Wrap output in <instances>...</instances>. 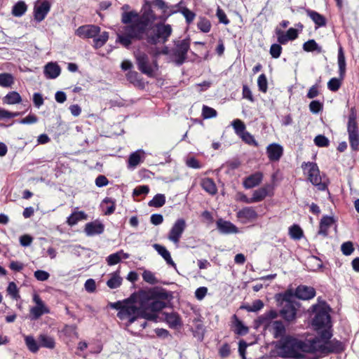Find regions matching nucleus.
<instances>
[{
    "label": "nucleus",
    "instance_id": "obj_1",
    "mask_svg": "<svg viewBox=\"0 0 359 359\" xmlns=\"http://www.w3.org/2000/svg\"><path fill=\"white\" fill-rule=\"evenodd\" d=\"M157 19L158 17L151 8V1L144 0L140 13L135 10L122 13L121 22L127 25L124 27V34L117 35L116 42L129 49L133 40L143 39L148 27Z\"/></svg>",
    "mask_w": 359,
    "mask_h": 359
},
{
    "label": "nucleus",
    "instance_id": "obj_2",
    "mask_svg": "<svg viewBox=\"0 0 359 359\" xmlns=\"http://www.w3.org/2000/svg\"><path fill=\"white\" fill-rule=\"evenodd\" d=\"M144 301L140 294V291L138 293L132 294L123 301L122 309L117 313L118 318L121 320L128 318L127 326L132 325L138 318L156 321V314L144 311Z\"/></svg>",
    "mask_w": 359,
    "mask_h": 359
},
{
    "label": "nucleus",
    "instance_id": "obj_3",
    "mask_svg": "<svg viewBox=\"0 0 359 359\" xmlns=\"http://www.w3.org/2000/svg\"><path fill=\"white\" fill-rule=\"evenodd\" d=\"M330 306L325 302L312 305L309 311L314 314L311 320V325L317 334L325 329L332 330L331 316L329 313Z\"/></svg>",
    "mask_w": 359,
    "mask_h": 359
},
{
    "label": "nucleus",
    "instance_id": "obj_4",
    "mask_svg": "<svg viewBox=\"0 0 359 359\" xmlns=\"http://www.w3.org/2000/svg\"><path fill=\"white\" fill-rule=\"evenodd\" d=\"M297 339L291 336L286 335L275 343V347L280 351L278 355L283 358H303L304 355L300 352L297 351Z\"/></svg>",
    "mask_w": 359,
    "mask_h": 359
},
{
    "label": "nucleus",
    "instance_id": "obj_5",
    "mask_svg": "<svg viewBox=\"0 0 359 359\" xmlns=\"http://www.w3.org/2000/svg\"><path fill=\"white\" fill-rule=\"evenodd\" d=\"M320 341H323V344H318V351L325 353H341L344 349V344L337 339H331L332 337V330L325 329L318 332Z\"/></svg>",
    "mask_w": 359,
    "mask_h": 359
},
{
    "label": "nucleus",
    "instance_id": "obj_6",
    "mask_svg": "<svg viewBox=\"0 0 359 359\" xmlns=\"http://www.w3.org/2000/svg\"><path fill=\"white\" fill-rule=\"evenodd\" d=\"M347 133L352 151H359V127L357 122V111L355 107L349 109L347 122Z\"/></svg>",
    "mask_w": 359,
    "mask_h": 359
},
{
    "label": "nucleus",
    "instance_id": "obj_7",
    "mask_svg": "<svg viewBox=\"0 0 359 359\" xmlns=\"http://www.w3.org/2000/svg\"><path fill=\"white\" fill-rule=\"evenodd\" d=\"M191 39L188 36L182 40H174L175 47L170 49V58L177 66L182 65L187 58V53L190 49Z\"/></svg>",
    "mask_w": 359,
    "mask_h": 359
},
{
    "label": "nucleus",
    "instance_id": "obj_8",
    "mask_svg": "<svg viewBox=\"0 0 359 359\" xmlns=\"http://www.w3.org/2000/svg\"><path fill=\"white\" fill-rule=\"evenodd\" d=\"M172 32L170 25L158 22L155 25L154 34L147 35V42L151 45H157L159 43H165L168 41Z\"/></svg>",
    "mask_w": 359,
    "mask_h": 359
},
{
    "label": "nucleus",
    "instance_id": "obj_9",
    "mask_svg": "<svg viewBox=\"0 0 359 359\" xmlns=\"http://www.w3.org/2000/svg\"><path fill=\"white\" fill-rule=\"evenodd\" d=\"M140 294L145 301L151 299H158L160 301H166L165 302L168 303V306L171 304L170 302L173 299L172 292L171 291H168L161 287H154L147 290H140Z\"/></svg>",
    "mask_w": 359,
    "mask_h": 359
},
{
    "label": "nucleus",
    "instance_id": "obj_10",
    "mask_svg": "<svg viewBox=\"0 0 359 359\" xmlns=\"http://www.w3.org/2000/svg\"><path fill=\"white\" fill-rule=\"evenodd\" d=\"M307 168H309V180L311 183L317 187L318 189L320 191H325L327 189V185L325 183L322 182L320 170L317 163L313 162H303L302 164V168L304 170H306Z\"/></svg>",
    "mask_w": 359,
    "mask_h": 359
},
{
    "label": "nucleus",
    "instance_id": "obj_11",
    "mask_svg": "<svg viewBox=\"0 0 359 359\" xmlns=\"http://www.w3.org/2000/svg\"><path fill=\"white\" fill-rule=\"evenodd\" d=\"M298 303L285 304L281 309L278 312V316H280L287 326L295 323L297 318Z\"/></svg>",
    "mask_w": 359,
    "mask_h": 359
},
{
    "label": "nucleus",
    "instance_id": "obj_12",
    "mask_svg": "<svg viewBox=\"0 0 359 359\" xmlns=\"http://www.w3.org/2000/svg\"><path fill=\"white\" fill-rule=\"evenodd\" d=\"M278 317V313L275 309H271L260 315L254 320V327L255 329L263 326L265 330L272 325L273 320Z\"/></svg>",
    "mask_w": 359,
    "mask_h": 359
},
{
    "label": "nucleus",
    "instance_id": "obj_13",
    "mask_svg": "<svg viewBox=\"0 0 359 359\" xmlns=\"http://www.w3.org/2000/svg\"><path fill=\"white\" fill-rule=\"evenodd\" d=\"M185 229V220L183 218L177 219L169 231L168 239L174 243H178Z\"/></svg>",
    "mask_w": 359,
    "mask_h": 359
},
{
    "label": "nucleus",
    "instance_id": "obj_14",
    "mask_svg": "<svg viewBox=\"0 0 359 359\" xmlns=\"http://www.w3.org/2000/svg\"><path fill=\"white\" fill-rule=\"evenodd\" d=\"M100 32V27L95 25H81L75 31V34L82 39H94Z\"/></svg>",
    "mask_w": 359,
    "mask_h": 359
},
{
    "label": "nucleus",
    "instance_id": "obj_15",
    "mask_svg": "<svg viewBox=\"0 0 359 359\" xmlns=\"http://www.w3.org/2000/svg\"><path fill=\"white\" fill-rule=\"evenodd\" d=\"M135 57L138 69L147 76L150 78L154 77V69L149 64V60L147 55L143 53L136 55Z\"/></svg>",
    "mask_w": 359,
    "mask_h": 359
},
{
    "label": "nucleus",
    "instance_id": "obj_16",
    "mask_svg": "<svg viewBox=\"0 0 359 359\" xmlns=\"http://www.w3.org/2000/svg\"><path fill=\"white\" fill-rule=\"evenodd\" d=\"M320 342L319 335L313 339L305 341L297 339V351L313 353L318 351V344Z\"/></svg>",
    "mask_w": 359,
    "mask_h": 359
},
{
    "label": "nucleus",
    "instance_id": "obj_17",
    "mask_svg": "<svg viewBox=\"0 0 359 359\" xmlns=\"http://www.w3.org/2000/svg\"><path fill=\"white\" fill-rule=\"evenodd\" d=\"M216 228L220 234L224 235L238 233L240 232L239 229L234 224L222 218H219L216 221Z\"/></svg>",
    "mask_w": 359,
    "mask_h": 359
},
{
    "label": "nucleus",
    "instance_id": "obj_18",
    "mask_svg": "<svg viewBox=\"0 0 359 359\" xmlns=\"http://www.w3.org/2000/svg\"><path fill=\"white\" fill-rule=\"evenodd\" d=\"M168 306V303H166L165 302L160 301L158 299H151L149 300L144 301V311L145 312L156 314V312L161 311L162 309Z\"/></svg>",
    "mask_w": 359,
    "mask_h": 359
},
{
    "label": "nucleus",
    "instance_id": "obj_19",
    "mask_svg": "<svg viewBox=\"0 0 359 359\" xmlns=\"http://www.w3.org/2000/svg\"><path fill=\"white\" fill-rule=\"evenodd\" d=\"M51 5L49 1H43L39 5H35L34 8V16L36 22H40L45 19L50 10Z\"/></svg>",
    "mask_w": 359,
    "mask_h": 359
},
{
    "label": "nucleus",
    "instance_id": "obj_20",
    "mask_svg": "<svg viewBox=\"0 0 359 359\" xmlns=\"http://www.w3.org/2000/svg\"><path fill=\"white\" fill-rule=\"evenodd\" d=\"M236 217L243 224L256 219L258 215L253 207H245L236 212Z\"/></svg>",
    "mask_w": 359,
    "mask_h": 359
},
{
    "label": "nucleus",
    "instance_id": "obj_21",
    "mask_svg": "<svg viewBox=\"0 0 359 359\" xmlns=\"http://www.w3.org/2000/svg\"><path fill=\"white\" fill-rule=\"evenodd\" d=\"M316 290L311 286L299 285L294 291V297L299 299L309 300L316 296Z\"/></svg>",
    "mask_w": 359,
    "mask_h": 359
},
{
    "label": "nucleus",
    "instance_id": "obj_22",
    "mask_svg": "<svg viewBox=\"0 0 359 359\" xmlns=\"http://www.w3.org/2000/svg\"><path fill=\"white\" fill-rule=\"evenodd\" d=\"M266 154L270 161H278L283 154V147L277 143L270 144L266 147Z\"/></svg>",
    "mask_w": 359,
    "mask_h": 359
},
{
    "label": "nucleus",
    "instance_id": "obj_23",
    "mask_svg": "<svg viewBox=\"0 0 359 359\" xmlns=\"http://www.w3.org/2000/svg\"><path fill=\"white\" fill-rule=\"evenodd\" d=\"M104 231V225L97 220L87 223L84 229V231L88 236L102 234Z\"/></svg>",
    "mask_w": 359,
    "mask_h": 359
},
{
    "label": "nucleus",
    "instance_id": "obj_24",
    "mask_svg": "<svg viewBox=\"0 0 359 359\" xmlns=\"http://www.w3.org/2000/svg\"><path fill=\"white\" fill-rule=\"evenodd\" d=\"M301 8L304 9L306 15L312 20L316 29L325 27L327 25V19L322 14L310 8L304 7H302Z\"/></svg>",
    "mask_w": 359,
    "mask_h": 359
},
{
    "label": "nucleus",
    "instance_id": "obj_25",
    "mask_svg": "<svg viewBox=\"0 0 359 359\" xmlns=\"http://www.w3.org/2000/svg\"><path fill=\"white\" fill-rule=\"evenodd\" d=\"M273 191L271 184H266L264 187L254 191L252 198V203L262 201L267 196H270V192Z\"/></svg>",
    "mask_w": 359,
    "mask_h": 359
},
{
    "label": "nucleus",
    "instance_id": "obj_26",
    "mask_svg": "<svg viewBox=\"0 0 359 359\" xmlns=\"http://www.w3.org/2000/svg\"><path fill=\"white\" fill-rule=\"evenodd\" d=\"M262 179L263 174L261 172H255L244 179L243 185L247 189H252L258 186Z\"/></svg>",
    "mask_w": 359,
    "mask_h": 359
},
{
    "label": "nucleus",
    "instance_id": "obj_27",
    "mask_svg": "<svg viewBox=\"0 0 359 359\" xmlns=\"http://www.w3.org/2000/svg\"><path fill=\"white\" fill-rule=\"evenodd\" d=\"M61 72L60 67L56 62H48L44 67L43 74L46 79H55Z\"/></svg>",
    "mask_w": 359,
    "mask_h": 359
},
{
    "label": "nucleus",
    "instance_id": "obj_28",
    "mask_svg": "<svg viewBox=\"0 0 359 359\" xmlns=\"http://www.w3.org/2000/svg\"><path fill=\"white\" fill-rule=\"evenodd\" d=\"M286 324L280 320H273L272 323L273 335L276 339L286 336Z\"/></svg>",
    "mask_w": 359,
    "mask_h": 359
},
{
    "label": "nucleus",
    "instance_id": "obj_29",
    "mask_svg": "<svg viewBox=\"0 0 359 359\" xmlns=\"http://www.w3.org/2000/svg\"><path fill=\"white\" fill-rule=\"evenodd\" d=\"M337 62L339 67V76L341 79H344L346 75V62L344 49L341 46H339L338 49Z\"/></svg>",
    "mask_w": 359,
    "mask_h": 359
},
{
    "label": "nucleus",
    "instance_id": "obj_30",
    "mask_svg": "<svg viewBox=\"0 0 359 359\" xmlns=\"http://www.w3.org/2000/svg\"><path fill=\"white\" fill-rule=\"evenodd\" d=\"M153 247L157 251V252L165 259L168 265L176 269V264L172 260L170 252L166 249L165 247L160 244H154Z\"/></svg>",
    "mask_w": 359,
    "mask_h": 359
},
{
    "label": "nucleus",
    "instance_id": "obj_31",
    "mask_svg": "<svg viewBox=\"0 0 359 359\" xmlns=\"http://www.w3.org/2000/svg\"><path fill=\"white\" fill-rule=\"evenodd\" d=\"M129 258V254L125 253L123 250H121L115 253H112L109 255L107 257V262L108 265L113 266L118 264L122 259H128Z\"/></svg>",
    "mask_w": 359,
    "mask_h": 359
},
{
    "label": "nucleus",
    "instance_id": "obj_32",
    "mask_svg": "<svg viewBox=\"0 0 359 359\" xmlns=\"http://www.w3.org/2000/svg\"><path fill=\"white\" fill-rule=\"evenodd\" d=\"M122 280L119 270H116L110 274V278L107 281V285L110 289H116L121 285Z\"/></svg>",
    "mask_w": 359,
    "mask_h": 359
},
{
    "label": "nucleus",
    "instance_id": "obj_33",
    "mask_svg": "<svg viewBox=\"0 0 359 359\" xmlns=\"http://www.w3.org/2000/svg\"><path fill=\"white\" fill-rule=\"evenodd\" d=\"M233 318L234 319V326L235 330L234 332L235 334L239 335V336H245L249 332V328L248 326H246L242 320H241L236 314L233 316Z\"/></svg>",
    "mask_w": 359,
    "mask_h": 359
},
{
    "label": "nucleus",
    "instance_id": "obj_34",
    "mask_svg": "<svg viewBox=\"0 0 359 359\" xmlns=\"http://www.w3.org/2000/svg\"><path fill=\"white\" fill-rule=\"evenodd\" d=\"M39 343L41 347L53 349L55 346V341L53 337L45 334H41L39 337Z\"/></svg>",
    "mask_w": 359,
    "mask_h": 359
},
{
    "label": "nucleus",
    "instance_id": "obj_35",
    "mask_svg": "<svg viewBox=\"0 0 359 359\" xmlns=\"http://www.w3.org/2000/svg\"><path fill=\"white\" fill-rule=\"evenodd\" d=\"M302 48L306 52H316L317 53H321L323 51V48L314 39H309L304 42Z\"/></svg>",
    "mask_w": 359,
    "mask_h": 359
},
{
    "label": "nucleus",
    "instance_id": "obj_36",
    "mask_svg": "<svg viewBox=\"0 0 359 359\" xmlns=\"http://www.w3.org/2000/svg\"><path fill=\"white\" fill-rule=\"evenodd\" d=\"M164 315L165 321L170 327L175 328L181 325L182 322L179 314L176 313H164Z\"/></svg>",
    "mask_w": 359,
    "mask_h": 359
},
{
    "label": "nucleus",
    "instance_id": "obj_37",
    "mask_svg": "<svg viewBox=\"0 0 359 359\" xmlns=\"http://www.w3.org/2000/svg\"><path fill=\"white\" fill-rule=\"evenodd\" d=\"M49 309L46 306H35L30 309V319L37 320L42 315L48 313Z\"/></svg>",
    "mask_w": 359,
    "mask_h": 359
},
{
    "label": "nucleus",
    "instance_id": "obj_38",
    "mask_svg": "<svg viewBox=\"0 0 359 359\" xmlns=\"http://www.w3.org/2000/svg\"><path fill=\"white\" fill-rule=\"evenodd\" d=\"M86 219L87 215L83 211L74 212L67 217V222L69 225L74 226L78 222Z\"/></svg>",
    "mask_w": 359,
    "mask_h": 359
},
{
    "label": "nucleus",
    "instance_id": "obj_39",
    "mask_svg": "<svg viewBox=\"0 0 359 359\" xmlns=\"http://www.w3.org/2000/svg\"><path fill=\"white\" fill-rule=\"evenodd\" d=\"M126 78L127 80L133 85L144 88V84L142 79H140V76L139 74L135 71H129L126 74Z\"/></svg>",
    "mask_w": 359,
    "mask_h": 359
},
{
    "label": "nucleus",
    "instance_id": "obj_40",
    "mask_svg": "<svg viewBox=\"0 0 359 359\" xmlns=\"http://www.w3.org/2000/svg\"><path fill=\"white\" fill-rule=\"evenodd\" d=\"M22 97L16 91L9 92L3 99V102L7 104H15L21 102Z\"/></svg>",
    "mask_w": 359,
    "mask_h": 359
},
{
    "label": "nucleus",
    "instance_id": "obj_41",
    "mask_svg": "<svg viewBox=\"0 0 359 359\" xmlns=\"http://www.w3.org/2000/svg\"><path fill=\"white\" fill-rule=\"evenodd\" d=\"M201 186L203 189L211 195H214L217 193V187L213 181L210 178H205L202 181Z\"/></svg>",
    "mask_w": 359,
    "mask_h": 359
},
{
    "label": "nucleus",
    "instance_id": "obj_42",
    "mask_svg": "<svg viewBox=\"0 0 359 359\" xmlns=\"http://www.w3.org/2000/svg\"><path fill=\"white\" fill-rule=\"evenodd\" d=\"M27 9L26 4L22 1H20L13 6L12 15L15 17H21L27 11Z\"/></svg>",
    "mask_w": 359,
    "mask_h": 359
},
{
    "label": "nucleus",
    "instance_id": "obj_43",
    "mask_svg": "<svg viewBox=\"0 0 359 359\" xmlns=\"http://www.w3.org/2000/svg\"><path fill=\"white\" fill-rule=\"evenodd\" d=\"M165 203V196L163 194H156L153 198L149 201L148 205L149 207L161 208Z\"/></svg>",
    "mask_w": 359,
    "mask_h": 359
},
{
    "label": "nucleus",
    "instance_id": "obj_44",
    "mask_svg": "<svg viewBox=\"0 0 359 359\" xmlns=\"http://www.w3.org/2000/svg\"><path fill=\"white\" fill-rule=\"evenodd\" d=\"M25 342L27 348L32 353H36L39 351L40 347L39 343H37V341L35 340L33 336H25Z\"/></svg>",
    "mask_w": 359,
    "mask_h": 359
},
{
    "label": "nucleus",
    "instance_id": "obj_45",
    "mask_svg": "<svg viewBox=\"0 0 359 359\" xmlns=\"http://www.w3.org/2000/svg\"><path fill=\"white\" fill-rule=\"evenodd\" d=\"M289 235L292 239L299 240L302 238L304 233L299 225L294 224L289 228Z\"/></svg>",
    "mask_w": 359,
    "mask_h": 359
},
{
    "label": "nucleus",
    "instance_id": "obj_46",
    "mask_svg": "<svg viewBox=\"0 0 359 359\" xmlns=\"http://www.w3.org/2000/svg\"><path fill=\"white\" fill-rule=\"evenodd\" d=\"M109 39V33L107 32H103L100 35H97L93 39L94 48L98 49L102 47Z\"/></svg>",
    "mask_w": 359,
    "mask_h": 359
},
{
    "label": "nucleus",
    "instance_id": "obj_47",
    "mask_svg": "<svg viewBox=\"0 0 359 359\" xmlns=\"http://www.w3.org/2000/svg\"><path fill=\"white\" fill-rule=\"evenodd\" d=\"M211 27V22L208 18L205 17L199 18V20L197 22V27L201 32L203 33H208L210 31Z\"/></svg>",
    "mask_w": 359,
    "mask_h": 359
},
{
    "label": "nucleus",
    "instance_id": "obj_48",
    "mask_svg": "<svg viewBox=\"0 0 359 359\" xmlns=\"http://www.w3.org/2000/svg\"><path fill=\"white\" fill-rule=\"evenodd\" d=\"M264 306V302L261 299H256L252 302V305H244L241 309H245L248 312H257L260 311Z\"/></svg>",
    "mask_w": 359,
    "mask_h": 359
},
{
    "label": "nucleus",
    "instance_id": "obj_49",
    "mask_svg": "<svg viewBox=\"0 0 359 359\" xmlns=\"http://www.w3.org/2000/svg\"><path fill=\"white\" fill-rule=\"evenodd\" d=\"M14 83V78L11 74L1 73L0 74V86L8 88L11 86Z\"/></svg>",
    "mask_w": 359,
    "mask_h": 359
},
{
    "label": "nucleus",
    "instance_id": "obj_50",
    "mask_svg": "<svg viewBox=\"0 0 359 359\" xmlns=\"http://www.w3.org/2000/svg\"><path fill=\"white\" fill-rule=\"evenodd\" d=\"M142 152V150H138L135 152H133L128 158V165L130 167H135L137 166L140 163L141 160V155L140 153Z\"/></svg>",
    "mask_w": 359,
    "mask_h": 359
},
{
    "label": "nucleus",
    "instance_id": "obj_51",
    "mask_svg": "<svg viewBox=\"0 0 359 359\" xmlns=\"http://www.w3.org/2000/svg\"><path fill=\"white\" fill-rule=\"evenodd\" d=\"M343 80L341 79L340 76L339 78L334 77L330 79L327 82V88L332 92L337 91L340 88Z\"/></svg>",
    "mask_w": 359,
    "mask_h": 359
},
{
    "label": "nucleus",
    "instance_id": "obj_52",
    "mask_svg": "<svg viewBox=\"0 0 359 359\" xmlns=\"http://www.w3.org/2000/svg\"><path fill=\"white\" fill-rule=\"evenodd\" d=\"M275 33L277 36V41L280 45H285L289 41H291V38H289L287 34L285 32H283V30L278 27L275 29Z\"/></svg>",
    "mask_w": 359,
    "mask_h": 359
},
{
    "label": "nucleus",
    "instance_id": "obj_53",
    "mask_svg": "<svg viewBox=\"0 0 359 359\" xmlns=\"http://www.w3.org/2000/svg\"><path fill=\"white\" fill-rule=\"evenodd\" d=\"M231 126H233L235 133L238 135H241L245 131V123L240 119H235L232 121Z\"/></svg>",
    "mask_w": 359,
    "mask_h": 359
},
{
    "label": "nucleus",
    "instance_id": "obj_54",
    "mask_svg": "<svg viewBox=\"0 0 359 359\" xmlns=\"http://www.w3.org/2000/svg\"><path fill=\"white\" fill-rule=\"evenodd\" d=\"M142 278L145 282L151 285H155L159 283L158 280L155 277L154 274L148 270H145L142 273Z\"/></svg>",
    "mask_w": 359,
    "mask_h": 359
},
{
    "label": "nucleus",
    "instance_id": "obj_55",
    "mask_svg": "<svg viewBox=\"0 0 359 359\" xmlns=\"http://www.w3.org/2000/svg\"><path fill=\"white\" fill-rule=\"evenodd\" d=\"M217 111L208 106L203 105L202 109V116L204 119L215 118L217 116Z\"/></svg>",
    "mask_w": 359,
    "mask_h": 359
},
{
    "label": "nucleus",
    "instance_id": "obj_56",
    "mask_svg": "<svg viewBox=\"0 0 359 359\" xmlns=\"http://www.w3.org/2000/svg\"><path fill=\"white\" fill-rule=\"evenodd\" d=\"M309 110L311 113L317 114L323 109V104L319 100H312L309 104Z\"/></svg>",
    "mask_w": 359,
    "mask_h": 359
},
{
    "label": "nucleus",
    "instance_id": "obj_57",
    "mask_svg": "<svg viewBox=\"0 0 359 359\" xmlns=\"http://www.w3.org/2000/svg\"><path fill=\"white\" fill-rule=\"evenodd\" d=\"M257 85L259 90L262 93H266L268 89V82L266 76L264 74H262L259 76L257 79Z\"/></svg>",
    "mask_w": 359,
    "mask_h": 359
},
{
    "label": "nucleus",
    "instance_id": "obj_58",
    "mask_svg": "<svg viewBox=\"0 0 359 359\" xmlns=\"http://www.w3.org/2000/svg\"><path fill=\"white\" fill-rule=\"evenodd\" d=\"M283 48L280 43H273L269 50V53L273 58L277 59L280 57L282 53Z\"/></svg>",
    "mask_w": 359,
    "mask_h": 359
},
{
    "label": "nucleus",
    "instance_id": "obj_59",
    "mask_svg": "<svg viewBox=\"0 0 359 359\" xmlns=\"http://www.w3.org/2000/svg\"><path fill=\"white\" fill-rule=\"evenodd\" d=\"M314 143L319 147H327L330 144V140L324 135H318L314 138Z\"/></svg>",
    "mask_w": 359,
    "mask_h": 359
},
{
    "label": "nucleus",
    "instance_id": "obj_60",
    "mask_svg": "<svg viewBox=\"0 0 359 359\" xmlns=\"http://www.w3.org/2000/svg\"><path fill=\"white\" fill-rule=\"evenodd\" d=\"M7 292L13 299L17 300L20 298L18 288L14 282H11L8 283Z\"/></svg>",
    "mask_w": 359,
    "mask_h": 359
},
{
    "label": "nucleus",
    "instance_id": "obj_61",
    "mask_svg": "<svg viewBox=\"0 0 359 359\" xmlns=\"http://www.w3.org/2000/svg\"><path fill=\"white\" fill-rule=\"evenodd\" d=\"M149 192V187L148 185H140L135 187L133 191V196H140L142 195H147Z\"/></svg>",
    "mask_w": 359,
    "mask_h": 359
},
{
    "label": "nucleus",
    "instance_id": "obj_62",
    "mask_svg": "<svg viewBox=\"0 0 359 359\" xmlns=\"http://www.w3.org/2000/svg\"><path fill=\"white\" fill-rule=\"evenodd\" d=\"M341 250L344 255H351L354 251L353 243L351 241L343 243L341 245Z\"/></svg>",
    "mask_w": 359,
    "mask_h": 359
},
{
    "label": "nucleus",
    "instance_id": "obj_63",
    "mask_svg": "<svg viewBox=\"0 0 359 359\" xmlns=\"http://www.w3.org/2000/svg\"><path fill=\"white\" fill-rule=\"evenodd\" d=\"M280 298H278V300H281L282 302H285V304L288 303H297L294 301L292 300V298L294 296V293L293 294L291 291H286L283 294H278Z\"/></svg>",
    "mask_w": 359,
    "mask_h": 359
},
{
    "label": "nucleus",
    "instance_id": "obj_64",
    "mask_svg": "<svg viewBox=\"0 0 359 359\" xmlns=\"http://www.w3.org/2000/svg\"><path fill=\"white\" fill-rule=\"evenodd\" d=\"M242 138V140L247 144L250 145H255L257 146L258 144L257 141L255 140V137L248 131H245L243 133H242L240 135Z\"/></svg>",
    "mask_w": 359,
    "mask_h": 359
}]
</instances>
